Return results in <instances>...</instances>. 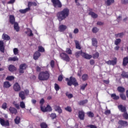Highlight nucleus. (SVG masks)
I'll use <instances>...</instances> for the list:
<instances>
[{
  "instance_id": "2",
  "label": "nucleus",
  "mask_w": 128,
  "mask_h": 128,
  "mask_svg": "<svg viewBox=\"0 0 128 128\" xmlns=\"http://www.w3.org/2000/svg\"><path fill=\"white\" fill-rule=\"evenodd\" d=\"M50 78V72L48 71L41 72L38 75L40 80H48Z\"/></svg>"
},
{
  "instance_id": "26",
  "label": "nucleus",
  "mask_w": 128,
  "mask_h": 128,
  "mask_svg": "<svg viewBox=\"0 0 128 128\" xmlns=\"http://www.w3.org/2000/svg\"><path fill=\"white\" fill-rule=\"evenodd\" d=\"M14 122L16 124H18L20 122V117L17 116L14 120Z\"/></svg>"
},
{
  "instance_id": "3",
  "label": "nucleus",
  "mask_w": 128,
  "mask_h": 128,
  "mask_svg": "<svg viewBox=\"0 0 128 128\" xmlns=\"http://www.w3.org/2000/svg\"><path fill=\"white\" fill-rule=\"evenodd\" d=\"M66 81L67 82L68 86H78V83L76 82V79L74 77H70V78H66Z\"/></svg>"
},
{
  "instance_id": "16",
  "label": "nucleus",
  "mask_w": 128,
  "mask_h": 128,
  "mask_svg": "<svg viewBox=\"0 0 128 128\" xmlns=\"http://www.w3.org/2000/svg\"><path fill=\"white\" fill-rule=\"evenodd\" d=\"M118 108L122 112H126V108L122 105L118 106Z\"/></svg>"
},
{
  "instance_id": "53",
  "label": "nucleus",
  "mask_w": 128,
  "mask_h": 128,
  "mask_svg": "<svg viewBox=\"0 0 128 128\" xmlns=\"http://www.w3.org/2000/svg\"><path fill=\"white\" fill-rule=\"evenodd\" d=\"M46 112H52V108L49 105L47 106L46 108H45Z\"/></svg>"
},
{
  "instance_id": "15",
  "label": "nucleus",
  "mask_w": 128,
  "mask_h": 128,
  "mask_svg": "<svg viewBox=\"0 0 128 128\" xmlns=\"http://www.w3.org/2000/svg\"><path fill=\"white\" fill-rule=\"evenodd\" d=\"M9 21L11 24H16V18L14 15H10L9 17Z\"/></svg>"
},
{
  "instance_id": "4",
  "label": "nucleus",
  "mask_w": 128,
  "mask_h": 128,
  "mask_svg": "<svg viewBox=\"0 0 128 128\" xmlns=\"http://www.w3.org/2000/svg\"><path fill=\"white\" fill-rule=\"evenodd\" d=\"M30 94V90H26L24 92L22 91L19 92V96L20 98L22 100L26 99V96H28Z\"/></svg>"
},
{
  "instance_id": "45",
  "label": "nucleus",
  "mask_w": 128,
  "mask_h": 128,
  "mask_svg": "<svg viewBox=\"0 0 128 128\" xmlns=\"http://www.w3.org/2000/svg\"><path fill=\"white\" fill-rule=\"evenodd\" d=\"M66 96H68V98H74V95L72 94L68 93V92H66Z\"/></svg>"
},
{
  "instance_id": "63",
  "label": "nucleus",
  "mask_w": 128,
  "mask_h": 128,
  "mask_svg": "<svg viewBox=\"0 0 128 128\" xmlns=\"http://www.w3.org/2000/svg\"><path fill=\"white\" fill-rule=\"evenodd\" d=\"M62 76L60 75L58 78V82H62Z\"/></svg>"
},
{
  "instance_id": "48",
  "label": "nucleus",
  "mask_w": 128,
  "mask_h": 128,
  "mask_svg": "<svg viewBox=\"0 0 128 128\" xmlns=\"http://www.w3.org/2000/svg\"><path fill=\"white\" fill-rule=\"evenodd\" d=\"M66 52L68 54H72V50H70V48H66Z\"/></svg>"
},
{
  "instance_id": "30",
  "label": "nucleus",
  "mask_w": 128,
  "mask_h": 128,
  "mask_svg": "<svg viewBox=\"0 0 128 128\" xmlns=\"http://www.w3.org/2000/svg\"><path fill=\"white\" fill-rule=\"evenodd\" d=\"M128 64V56L125 57L123 59V66H126Z\"/></svg>"
},
{
  "instance_id": "1",
  "label": "nucleus",
  "mask_w": 128,
  "mask_h": 128,
  "mask_svg": "<svg viewBox=\"0 0 128 128\" xmlns=\"http://www.w3.org/2000/svg\"><path fill=\"white\" fill-rule=\"evenodd\" d=\"M69 14L70 10L67 8H65L62 10L58 12L56 14V16L59 22H62V20H66Z\"/></svg>"
},
{
  "instance_id": "10",
  "label": "nucleus",
  "mask_w": 128,
  "mask_h": 128,
  "mask_svg": "<svg viewBox=\"0 0 128 128\" xmlns=\"http://www.w3.org/2000/svg\"><path fill=\"white\" fill-rule=\"evenodd\" d=\"M118 124L119 126H122L123 128H124V126H128V122L124 121V120H120L118 122Z\"/></svg>"
},
{
  "instance_id": "57",
  "label": "nucleus",
  "mask_w": 128,
  "mask_h": 128,
  "mask_svg": "<svg viewBox=\"0 0 128 128\" xmlns=\"http://www.w3.org/2000/svg\"><path fill=\"white\" fill-rule=\"evenodd\" d=\"M14 54H15V56H16V54H18V48H14L13 50Z\"/></svg>"
},
{
  "instance_id": "40",
  "label": "nucleus",
  "mask_w": 128,
  "mask_h": 128,
  "mask_svg": "<svg viewBox=\"0 0 128 128\" xmlns=\"http://www.w3.org/2000/svg\"><path fill=\"white\" fill-rule=\"evenodd\" d=\"M75 44L76 48H78V50H80V42H78V40H75Z\"/></svg>"
},
{
  "instance_id": "49",
  "label": "nucleus",
  "mask_w": 128,
  "mask_h": 128,
  "mask_svg": "<svg viewBox=\"0 0 128 128\" xmlns=\"http://www.w3.org/2000/svg\"><path fill=\"white\" fill-rule=\"evenodd\" d=\"M100 56V54L98 52H96L94 54H93V58L96 59L98 58Z\"/></svg>"
},
{
  "instance_id": "17",
  "label": "nucleus",
  "mask_w": 128,
  "mask_h": 128,
  "mask_svg": "<svg viewBox=\"0 0 128 128\" xmlns=\"http://www.w3.org/2000/svg\"><path fill=\"white\" fill-rule=\"evenodd\" d=\"M54 109L56 112H58V114H62V108L58 106L54 105Z\"/></svg>"
},
{
  "instance_id": "39",
  "label": "nucleus",
  "mask_w": 128,
  "mask_h": 128,
  "mask_svg": "<svg viewBox=\"0 0 128 128\" xmlns=\"http://www.w3.org/2000/svg\"><path fill=\"white\" fill-rule=\"evenodd\" d=\"M19 106H20L21 108H26V104L24 102H20Z\"/></svg>"
},
{
  "instance_id": "59",
  "label": "nucleus",
  "mask_w": 128,
  "mask_h": 128,
  "mask_svg": "<svg viewBox=\"0 0 128 128\" xmlns=\"http://www.w3.org/2000/svg\"><path fill=\"white\" fill-rule=\"evenodd\" d=\"M66 110L68 112H72V107L68 106L65 108Z\"/></svg>"
},
{
  "instance_id": "37",
  "label": "nucleus",
  "mask_w": 128,
  "mask_h": 128,
  "mask_svg": "<svg viewBox=\"0 0 128 128\" xmlns=\"http://www.w3.org/2000/svg\"><path fill=\"white\" fill-rule=\"evenodd\" d=\"M99 30L100 29H98V28L96 27H94L92 28V32H93V34H96V32H98Z\"/></svg>"
},
{
  "instance_id": "6",
  "label": "nucleus",
  "mask_w": 128,
  "mask_h": 128,
  "mask_svg": "<svg viewBox=\"0 0 128 128\" xmlns=\"http://www.w3.org/2000/svg\"><path fill=\"white\" fill-rule=\"evenodd\" d=\"M51 2L53 4V6L54 8H62V2H60V0H51Z\"/></svg>"
},
{
  "instance_id": "46",
  "label": "nucleus",
  "mask_w": 128,
  "mask_h": 128,
  "mask_svg": "<svg viewBox=\"0 0 128 128\" xmlns=\"http://www.w3.org/2000/svg\"><path fill=\"white\" fill-rule=\"evenodd\" d=\"M123 118H124L125 120H128V112H124V113L122 114Z\"/></svg>"
},
{
  "instance_id": "20",
  "label": "nucleus",
  "mask_w": 128,
  "mask_h": 128,
  "mask_svg": "<svg viewBox=\"0 0 128 128\" xmlns=\"http://www.w3.org/2000/svg\"><path fill=\"white\" fill-rule=\"evenodd\" d=\"M114 0H107L105 1V4L108 6H112V4H114Z\"/></svg>"
},
{
  "instance_id": "61",
  "label": "nucleus",
  "mask_w": 128,
  "mask_h": 128,
  "mask_svg": "<svg viewBox=\"0 0 128 128\" xmlns=\"http://www.w3.org/2000/svg\"><path fill=\"white\" fill-rule=\"evenodd\" d=\"M88 128H98L96 126L92 124H90L88 126Z\"/></svg>"
},
{
  "instance_id": "29",
  "label": "nucleus",
  "mask_w": 128,
  "mask_h": 128,
  "mask_svg": "<svg viewBox=\"0 0 128 128\" xmlns=\"http://www.w3.org/2000/svg\"><path fill=\"white\" fill-rule=\"evenodd\" d=\"M66 26L61 25L59 26V30L60 32H64L65 30H66Z\"/></svg>"
},
{
  "instance_id": "62",
  "label": "nucleus",
  "mask_w": 128,
  "mask_h": 128,
  "mask_svg": "<svg viewBox=\"0 0 128 128\" xmlns=\"http://www.w3.org/2000/svg\"><path fill=\"white\" fill-rule=\"evenodd\" d=\"M40 106H42V104H44V98L41 99L40 102Z\"/></svg>"
},
{
  "instance_id": "5",
  "label": "nucleus",
  "mask_w": 128,
  "mask_h": 128,
  "mask_svg": "<svg viewBox=\"0 0 128 128\" xmlns=\"http://www.w3.org/2000/svg\"><path fill=\"white\" fill-rule=\"evenodd\" d=\"M60 56L61 60H62L65 62H70V56H68V55L64 52L60 53Z\"/></svg>"
},
{
  "instance_id": "64",
  "label": "nucleus",
  "mask_w": 128,
  "mask_h": 128,
  "mask_svg": "<svg viewBox=\"0 0 128 128\" xmlns=\"http://www.w3.org/2000/svg\"><path fill=\"white\" fill-rule=\"evenodd\" d=\"M96 24H98V26H103L104 22H97Z\"/></svg>"
},
{
  "instance_id": "51",
  "label": "nucleus",
  "mask_w": 128,
  "mask_h": 128,
  "mask_svg": "<svg viewBox=\"0 0 128 128\" xmlns=\"http://www.w3.org/2000/svg\"><path fill=\"white\" fill-rule=\"evenodd\" d=\"M2 108L3 110H6V108H8V104L6 102L3 103Z\"/></svg>"
},
{
  "instance_id": "35",
  "label": "nucleus",
  "mask_w": 128,
  "mask_h": 128,
  "mask_svg": "<svg viewBox=\"0 0 128 128\" xmlns=\"http://www.w3.org/2000/svg\"><path fill=\"white\" fill-rule=\"evenodd\" d=\"M88 102V100H80L78 102V104H80V106H84V104H87Z\"/></svg>"
},
{
  "instance_id": "34",
  "label": "nucleus",
  "mask_w": 128,
  "mask_h": 128,
  "mask_svg": "<svg viewBox=\"0 0 128 128\" xmlns=\"http://www.w3.org/2000/svg\"><path fill=\"white\" fill-rule=\"evenodd\" d=\"M14 28L16 32H20V26H18V22L14 24Z\"/></svg>"
},
{
  "instance_id": "36",
  "label": "nucleus",
  "mask_w": 128,
  "mask_h": 128,
  "mask_svg": "<svg viewBox=\"0 0 128 128\" xmlns=\"http://www.w3.org/2000/svg\"><path fill=\"white\" fill-rule=\"evenodd\" d=\"M12 104L16 107L17 110H20V104L16 101L13 102Z\"/></svg>"
},
{
  "instance_id": "25",
  "label": "nucleus",
  "mask_w": 128,
  "mask_h": 128,
  "mask_svg": "<svg viewBox=\"0 0 128 128\" xmlns=\"http://www.w3.org/2000/svg\"><path fill=\"white\" fill-rule=\"evenodd\" d=\"M8 62H16V60H18V58L16 56L14 57H10L8 59Z\"/></svg>"
},
{
  "instance_id": "47",
  "label": "nucleus",
  "mask_w": 128,
  "mask_h": 128,
  "mask_svg": "<svg viewBox=\"0 0 128 128\" xmlns=\"http://www.w3.org/2000/svg\"><path fill=\"white\" fill-rule=\"evenodd\" d=\"M40 126H41V128H48V124L46 122H42L40 124Z\"/></svg>"
},
{
  "instance_id": "42",
  "label": "nucleus",
  "mask_w": 128,
  "mask_h": 128,
  "mask_svg": "<svg viewBox=\"0 0 128 128\" xmlns=\"http://www.w3.org/2000/svg\"><path fill=\"white\" fill-rule=\"evenodd\" d=\"M122 40L120 38L116 39V40L114 41V44H116V46H118L120 44Z\"/></svg>"
},
{
  "instance_id": "28",
  "label": "nucleus",
  "mask_w": 128,
  "mask_h": 128,
  "mask_svg": "<svg viewBox=\"0 0 128 128\" xmlns=\"http://www.w3.org/2000/svg\"><path fill=\"white\" fill-rule=\"evenodd\" d=\"M8 70L10 72H14V70H16V68L14 66V65H10Z\"/></svg>"
},
{
  "instance_id": "56",
  "label": "nucleus",
  "mask_w": 128,
  "mask_h": 128,
  "mask_svg": "<svg viewBox=\"0 0 128 128\" xmlns=\"http://www.w3.org/2000/svg\"><path fill=\"white\" fill-rule=\"evenodd\" d=\"M120 98H121L124 100H126V95H124V94H120Z\"/></svg>"
},
{
  "instance_id": "50",
  "label": "nucleus",
  "mask_w": 128,
  "mask_h": 128,
  "mask_svg": "<svg viewBox=\"0 0 128 128\" xmlns=\"http://www.w3.org/2000/svg\"><path fill=\"white\" fill-rule=\"evenodd\" d=\"M50 116L52 120H54V118H56V113H52L51 114Z\"/></svg>"
},
{
  "instance_id": "31",
  "label": "nucleus",
  "mask_w": 128,
  "mask_h": 128,
  "mask_svg": "<svg viewBox=\"0 0 128 128\" xmlns=\"http://www.w3.org/2000/svg\"><path fill=\"white\" fill-rule=\"evenodd\" d=\"M89 15L91 16L93 18H98V15L92 12H89Z\"/></svg>"
},
{
  "instance_id": "33",
  "label": "nucleus",
  "mask_w": 128,
  "mask_h": 128,
  "mask_svg": "<svg viewBox=\"0 0 128 128\" xmlns=\"http://www.w3.org/2000/svg\"><path fill=\"white\" fill-rule=\"evenodd\" d=\"M30 10V8H27L26 9L24 10H19V12L21 13V14H26V12H28V10Z\"/></svg>"
},
{
  "instance_id": "60",
  "label": "nucleus",
  "mask_w": 128,
  "mask_h": 128,
  "mask_svg": "<svg viewBox=\"0 0 128 128\" xmlns=\"http://www.w3.org/2000/svg\"><path fill=\"white\" fill-rule=\"evenodd\" d=\"M28 32H29L30 33V34H28V36H34V34H32V31L31 30L29 29V30H28Z\"/></svg>"
},
{
  "instance_id": "27",
  "label": "nucleus",
  "mask_w": 128,
  "mask_h": 128,
  "mask_svg": "<svg viewBox=\"0 0 128 128\" xmlns=\"http://www.w3.org/2000/svg\"><path fill=\"white\" fill-rule=\"evenodd\" d=\"M84 54V52H82V50L78 51L76 52L75 56L76 58H80V56H82V54Z\"/></svg>"
},
{
  "instance_id": "43",
  "label": "nucleus",
  "mask_w": 128,
  "mask_h": 128,
  "mask_svg": "<svg viewBox=\"0 0 128 128\" xmlns=\"http://www.w3.org/2000/svg\"><path fill=\"white\" fill-rule=\"evenodd\" d=\"M124 32L119 33L118 34H115V36L116 38H122V36H124Z\"/></svg>"
},
{
  "instance_id": "24",
  "label": "nucleus",
  "mask_w": 128,
  "mask_h": 128,
  "mask_svg": "<svg viewBox=\"0 0 128 128\" xmlns=\"http://www.w3.org/2000/svg\"><path fill=\"white\" fill-rule=\"evenodd\" d=\"M118 91L121 94H122L126 92V89L124 87L118 86L117 88Z\"/></svg>"
},
{
  "instance_id": "18",
  "label": "nucleus",
  "mask_w": 128,
  "mask_h": 128,
  "mask_svg": "<svg viewBox=\"0 0 128 128\" xmlns=\"http://www.w3.org/2000/svg\"><path fill=\"white\" fill-rule=\"evenodd\" d=\"M82 56L84 58H86V60H90L92 58V55L88 54H86L85 52H84L82 54Z\"/></svg>"
},
{
  "instance_id": "11",
  "label": "nucleus",
  "mask_w": 128,
  "mask_h": 128,
  "mask_svg": "<svg viewBox=\"0 0 128 128\" xmlns=\"http://www.w3.org/2000/svg\"><path fill=\"white\" fill-rule=\"evenodd\" d=\"M13 88L15 92H20V86L18 83L16 82L14 84Z\"/></svg>"
},
{
  "instance_id": "19",
  "label": "nucleus",
  "mask_w": 128,
  "mask_h": 128,
  "mask_svg": "<svg viewBox=\"0 0 128 128\" xmlns=\"http://www.w3.org/2000/svg\"><path fill=\"white\" fill-rule=\"evenodd\" d=\"M3 86L4 88H8L12 86V85H10V82L6 81L4 82Z\"/></svg>"
},
{
  "instance_id": "13",
  "label": "nucleus",
  "mask_w": 128,
  "mask_h": 128,
  "mask_svg": "<svg viewBox=\"0 0 128 128\" xmlns=\"http://www.w3.org/2000/svg\"><path fill=\"white\" fill-rule=\"evenodd\" d=\"M78 118L81 120H84V111L80 110L78 112Z\"/></svg>"
},
{
  "instance_id": "14",
  "label": "nucleus",
  "mask_w": 128,
  "mask_h": 128,
  "mask_svg": "<svg viewBox=\"0 0 128 128\" xmlns=\"http://www.w3.org/2000/svg\"><path fill=\"white\" fill-rule=\"evenodd\" d=\"M9 110L10 114H18V110L14 107H10Z\"/></svg>"
},
{
  "instance_id": "32",
  "label": "nucleus",
  "mask_w": 128,
  "mask_h": 128,
  "mask_svg": "<svg viewBox=\"0 0 128 128\" xmlns=\"http://www.w3.org/2000/svg\"><path fill=\"white\" fill-rule=\"evenodd\" d=\"M111 98L114 100H118L120 98V96H116V94H111Z\"/></svg>"
},
{
  "instance_id": "41",
  "label": "nucleus",
  "mask_w": 128,
  "mask_h": 128,
  "mask_svg": "<svg viewBox=\"0 0 128 128\" xmlns=\"http://www.w3.org/2000/svg\"><path fill=\"white\" fill-rule=\"evenodd\" d=\"M122 78H128V72H123L121 74Z\"/></svg>"
},
{
  "instance_id": "12",
  "label": "nucleus",
  "mask_w": 128,
  "mask_h": 128,
  "mask_svg": "<svg viewBox=\"0 0 128 128\" xmlns=\"http://www.w3.org/2000/svg\"><path fill=\"white\" fill-rule=\"evenodd\" d=\"M4 42L3 40H0V52H2V54H4Z\"/></svg>"
},
{
  "instance_id": "8",
  "label": "nucleus",
  "mask_w": 128,
  "mask_h": 128,
  "mask_svg": "<svg viewBox=\"0 0 128 128\" xmlns=\"http://www.w3.org/2000/svg\"><path fill=\"white\" fill-rule=\"evenodd\" d=\"M116 62H118V59L116 58H114V60L106 61V64L108 66H116Z\"/></svg>"
},
{
  "instance_id": "21",
  "label": "nucleus",
  "mask_w": 128,
  "mask_h": 128,
  "mask_svg": "<svg viewBox=\"0 0 128 128\" xmlns=\"http://www.w3.org/2000/svg\"><path fill=\"white\" fill-rule=\"evenodd\" d=\"M40 56V53L38 52H36L34 54V58L35 60H36Z\"/></svg>"
},
{
  "instance_id": "44",
  "label": "nucleus",
  "mask_w": 128,
  "mask_h": 128,
  "mask_svg": "<svg viewBox=\"0 0 128 128\" xmlns=\"http://www.w3.org/2000/svg\"><path fill=\"white\" fill-rule=\"evenodd\" d=\"M87 116H88L89 118H94V114L92 112H87Z\"/></svg>"
},
{
  "instance_id": "54",
  "label": "nucleus",
  "mask_w": 128,
  "mask_h": 128,
  "mask_svg": "<svg viewBox=\"0 0 128 128\" xmlns=\"http://www.w3.org/2000/svg\"><path fill=\"white\" fill-rule=\"evenodd\" d=\"M6 80H14V76H8L6 77Z\"/></svg>"
},
{
  "instance_id": "58",
  "label": "nucleus",
  "mask_w": 128,
  "mask_h": 128,
  "mask_svg": "<svg viewBox=\"0 0 128 128\" xmlns=\"http://www.w3.org/2000/svg\"><path fill=\"white\" fill-rule=\"evenodd\" d=\"M86 86H88V84H83L82 86H80V90H84L86 88Z\"/></svg>"
},
{
  "instance_id": "7",
  "label": "nucleus",
  "mask_w": 128,
  "mask_h": 128,
  "mask_svg": "<svg viewBox=\"0 0 128 128\" xmlns=\"http://www.w3.org/2000/svg\"><path fill=\"white\" fill-rule=\"evenodd\" d=\"M0 124L2 126H10L8 120H5L4 118H0Z\"/></svg>"
},
{
  "instance_id": "55",
  "label": "nucleus",
  "mask_w": 128,
  "mask_h": 128,
  "mask_svg": "<svg viewBox=\"0 0 128 128\" xmlns=\"http://www.w3.org/2000/svg\"><path fill=\"white\" fill-rule=\"evenodd\" d=\"M39 52H44V48L42 46H39L38 47Z\"/></svg>"
},
{
  "instance_id": "38",
  "label": "nucleus",
  "mask_w": 128,
  "mask_h": 128,
  "mask_svg": "<svg viewBox=\"0 0 128 128\" xmlns=\"http://www.w3.org/2000/svg\"><path fill=\"white\" fill-rule=\"evenodd\" d=\"M88 78V76L87 74H84L82 76V80L84 82Z\"/></svg>"
},
{
  "instance_id": "52",
  "label": "nucleus",
  "mask_w": 128,
  "mask_h": 128,
  "mask_svg": "<svg viewBox=\"0 0 128 128\" xmlns=\"http://www.w3.org/2000/svg\"><path fill=\"white\" fill-rule=\"evenodd\" d=\"M54 88L56 92L60 90V86H58L56 83L54 84Z\"/></svg>"
},
{
  "instance_id": "9",
  "label": "nucleus",
  "mask_w": 128,
  "mask_h": 128,
  "mask_svg": "<svg viewBox=\"0 0 128 128\" xmlns=\"http://www.w3.org/2000/svg\"><path fill=\"white\" fill-rule=\"evenodd\" d=\"M26 68H28L26 64H21L20 66L19 72L20 74H24V70L26 69Z\"/></svg>"
},
{
  "instance_id": "23",
  "label": "nucleus",
  "mask_w": 128,
  "mask_h": 128,
  "mask_svg": "<svg viewBox=\"0 0 128 128\" xmlns=\"http://www.w3.org/2000/svg\"><path fill=\"white\" fill-rule=\"evenodd\" d=\"M2 38L3 40H10V37L8 35L4 34H2Z\"/></svg>"
},
{
  "instance_id": "22",
  "label": "nucleus",
  "mask_w": 128,
  "mask_h": 128,
  "mask_svg": "<svg viewBox=\"0 0 128 128\" xmlns=\"http://www.w3.org/2000/svg\"><path fill=\"white\" fill-rule=\"evenodd\" d=\"M92 46H96V48H98V40H96V38H92Z\"/></svg>"
}]
</instances>
